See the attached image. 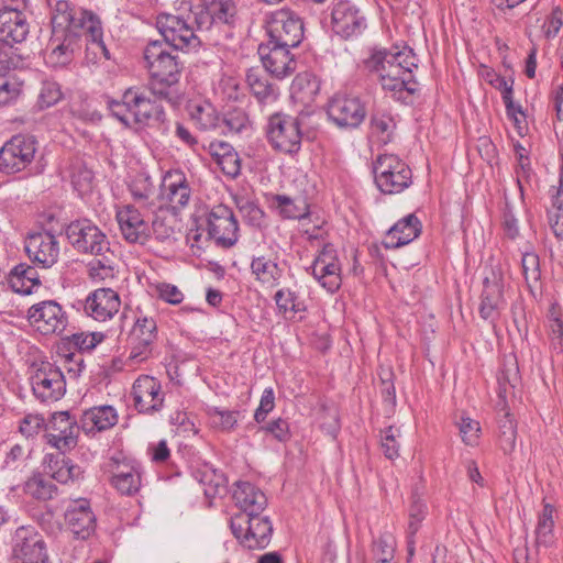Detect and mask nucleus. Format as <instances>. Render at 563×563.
I'll return each instance as SVG.
<instances>
[{"label": "nucleus", "mask_w": 563, "mask_h": 563, "mask_svg": "<svg viewBox=\"0 0 563 563\" xmlns=\"http://www.w3.org/2000/svg\"><path fill=\"white\" fill-rule=\"evenodd\" d=\"M71 247L81 255L89 256L86 264L88 277L93 283L113 279L118 273V255L111 247L107 234L91 220L71 221L65 229Z\"/></svg>", "instance_id": "nucleus-1"}, {"label": "nucleus", "mask_w": 563, "mask_h": 563, "mask_svg": "<svg viewBox=\"0 0 563 563\" xmlns=\"http://www.w3.org/2000/svg\"><path fill=\"white\" fill-rule=\"evenodd\" d=\"M364 67L375 77L384 91L390 92L391 97L399 101H406L407 96L417 91L412 71L418 67V58L409 47L396 52L374 48L364 59Z\"/></svg>", "instance_id": "nucleus-2"}, {"label": "nucleus", "mask_w": 563, "mask_h": 563, "mask_svg": "<svg viewBox=\"0 0 563 563\" xmlns=\"http://www.w3.org/2000/svg\"><path fill=\"white\" fill-rule=\"evenodd\" d=\"M144 58L150 73L148 90L159 100L175 102L176 86L179 82L183 64L178 55H173L159 41H153L144 49Z\"/></svg>", "instance_id": "nucleus-3"}, {"label": "nucleus", "mask_w": 563, "mask_h": 563, "mask_svg": "<svg viewBox=\"0 0 563 563\" xmlns=\"http://www.w3.org/2000/svg\"><path fill=\"white\" fill-rule=\"evenodd\" d=\"M68 32L84 33L87 48L92 49L95 54L100 52L109 58L100 20L92 12L73 7L67 0H58L53 9L52 33Z\"/></svg>", "instance_id": "nucleus-4"}, {"label": "nucleus", "mask_w": 563, "mask_h": 563, "mask_svg": "<svg viewBox=\"0 0 563 563\" xmlns=\"http://www.w3.org/2000/svg\"><path fill=\"white\" fill-rule=\"evenodd\" d=\"M152 100L139 88H128L121 100H111L108 108L111 114L126 128H143L145 125H161L166 120L163 107Z\"/></svg>", "instance_id": "nucleus-5"}, {"label": "nucleus", "mask_w": 563, "mask_h": 563, "mask_svg": "<svg viewBox=\"0 0 563 563\" xmlns=\"http://www.w3.org/2000/svg\"><path fill=\"white\" fill-rule=\"evenodd\" d=\"M236 9L232 0H201L189 7L187 14L195 32H218L228 35L235 22Z\"/></svg>", "instance_id": "nucleus-6"}, {"label": "nucleus", "mask_w": 563, "mask_h": 563, "mask_svg": "<svg viewBox=\"0 0 563 563\" xmlns=\"http://www.w3.org/2000/svg\"><path fill=\"white\" fill-rule=\"evenodd\" d=\"M375 184L383 194H399L411 184V169L398 156L382 154L373 166Z\"/></svg>", "instance_id": "nucleus-7"}, {"label": "nucleus", "mask_w": 563, "mask_h": 563, "mask_svg": "<svg viewBox=\"0 0 563 563\" xmlns=\"http://www.w3.org/2000/svg\"><path fill=\"white\" fill-rule=\"evenodd\" d=\"M267 137L273 148L285 154L298 153L302 139L299 118L279 112L272 114L267 124Z\"/></svg>", "instance_id": "nucleus-8"}, {"label": "nucleus", "mask_w": 563, "mask_h": 563, "mask_svg": "<svg viewBox=\"0 0 563 563\" xmlns=\"http://www.w3.org/2000/svg\"><path fill=\"white\" fill-rule=\"evenodd\" d=\"M156 26L164 37V45L175 49H195L201 44L187 15L162 13L157 16Z\"/></svg>", "instance_id": "nucleus-9"}, {"label": "nucleus", "mask_w": 563, "mask_h": 563, "mask_svg": "<svg viewBox=\"0 0 563 563\" xmlns=\"http://www.w3.org/2000/svg\"><path fill=\"white\" fill-rule=\"evenodd\" d=\"M327 114L329 120L339 129L352 130L363 123L367 109L365 102L358 96L338 92L329 100Z\"/></svg>", "instance_id": "nucleus-10"}, {"label": "nucleus", "mask_w": 563, "mask_h": 563, "mask_svg": "<svg viewBox=\"0 0 563 563\" xmlns=\"http://www.w3.org/2000/svg\"><path fill=\"white\" fill-rule=\"evenodd\" d=\"M268 42L275 45L297 47L303 38V22L300 16L289 10L280 9L273 12L266 24Z\"/></svg>", "instance_id": "nucleus-11"}, {"label": "nucleus", "mask_w": 563, "mask_h": 563, "mask_svg": "<svg viewBox=\"0 0 563 563\" xmlns=\"http://www.w3.org/2000/svg\"><path fill=\"white\" fill-rule=\"evenodd\" d=\"M233 534L249 549H264L268 545L273 526L268 517L261 514L236 515L231 519Z\"/></svg>", "instance_id": "nucleus-12"}, {"label": "nucleus", "mask_w": 563, "mask_h": 563, "mask_svg": "<svg viewBox=\"0 0 563 563\" xmlns=\"http://www.w3.org/2000/svg\"><path fill=\"white\" fill-rule=\"evenodd\" d=\"M37 141L33 135L12 136L0 150V170L15 174L25 169L35 157Z\"/></svg>", "instance_id": "nucleus-13"}, {"label": "nucleus", "mask_w": 563, "mask_h": 563, "mask_svg": "<svg viewBox=\"0 0 563 563\" xmlns=\"http://www.w3.org/2000/svg\"><path fill=\"white\" fill-rule=\"evenodd\" d=\"M81 430V423L77 422L68 411H57L52 413L46 422L45 439L47 444L65 454L77 445L78 434Z\"/></svg>", "instance_id": "nucleus-14"}, {"label": "nucleus", "mask_w": 563, "mask_h": 563, "mask_svg": "<svg viewBox=\"0 0 563 563\" xmlns=\"http://www.w3.org/2000/svg\"><path fill=\"white\" fill-rule=\"evenodd\" d=\"M307 272L331 294L339 290L342 285V267L338 251L330 243L323 245L312 264L307 267Z\"/></svg>", "instance_id": "nucleus-15"}, {"label": "nucleus", "mask_w": 563, "mask_h": 563, "mask_svg": "<svg viewBox=\"0 0 563 563\" xmlns=\"http://www.w3.org/2000/svg\"><path fill=\"white\" fill-rule=\"evenodd\" d=\"M29 322L42 334H62L68 323L63 307L55 300H44L30 307Z\"/></svg>", "instance_id": "nucleus-16"}, {"label": "nucleus", "mask_w": 563, "mask_h": 563, "mask_svg": "<svg viewBox=\"0 0 563 563\" xmlns=\"http://www.w3.org/2000/svg\"><path fill=\"white\" fill-rule=\"evenodd\" d=\"M46 544L33 528L20 527L15 531L13 563H48Z\"/></svg>", "instance_id": "nucleus-17"}, {"label": "nucleus", "mask_w": 563, "mask_h": 563, "mask_svg": "<svg viewBox=\"0 0 563 563\" xmlns=\"http://www.w3.org/2000/svg\"><path fill=\"white\" fill-rule=\"evenodd\" d=\"M208 233L222 247H231L238 242L239 224L233 211L224 206H214L207 218Z\"/></svg>", "instance_id": "nucleus-18"}, {"label": "nucleus", "mask_w": 563, "mask_h": 563, "mask_svg": "<svg viewBox=\"0 0 563 563\" xmlns=\"http://www.w3.org/2000/svg\"><path fill=\"white\" fill-rule=\"evenodd\" d=\"M33 394L41 401H56L66 391L63 372L51 363L43 364L32 376Z\"/></svg>", "instance_id": "nucleus-19"}, {"label": "nucleus", "mask_w": 563, "mask_h": 563, "mask_svg": "<svg viewBox=\"0 0 563 563\" xmlns=\"http://www.w3.org/2000/svg\"><path fill=\"white\" fill-rule=\"evenodd\" d=\"M117 221L123 239L129 243L145 244L150 238L151 227L145 214L134 205L118 209Z\"/></svg>", "instance_id": "nucleus-20"}, {"label": "nucleus", "mask_w": 563, "mask_h": 563, "mask_svg": "<svg viewBox=\"0 0 563 563\" xmlns=\"http://www.w3.org/2000/svg\"><path fill=\"white\" fill-rule=\"evenodd\" d=\"M290 48L271 42L260 45L258 54L263 66L272 76L283 79L296 70L297 63L290 54Z\"/></svg>", "instance_id": "nucleus-21"}, {"label": "nucleus", "mask_w": 563, "mask_h": 563, "mask_svg": "<svg viewBox=\"0 0 563 563\" xmlns=\"http://www.w3.org/2000/svg\"><path fill=\"white\" fill-rule=\"evenodd\" d=\"M84 33L53 34L49 41V51L45 54L47 66L62 69L68 67L75 57V52L80 47Z\"/></svg>", "instance_id": "nucleus-22"}, {"label": "nucleus", "mask_w": 563, "mask_h": 563, "mask_svg": "<svg viewBox=\"0 0 563 563\" xmlns=\"http://www.w3.org/2000/svg\"><path fill=\"white\" fill-rule=\"evenodd\" d=\"M27 256L44 268L52 267L59 257V243L48 231L34 232L25 240Z\"/></svg>", "instance_id": "nucleus-23"}, {"label": "nucleus", "mask_w": 563, "mask_h": 563, "mask_svg": "<svg viewBox=\"0 0 563 563\" xmlns=\"http://www.w3.org/2000/svg\"><path fill=\"white\" fill-rule=\"evenodd\" d=\"M64 517L67 527L77 539L86 540L96 530V515L86 498L71 500Z\"/></svg>", "instance_id": "nucleus-24"}, {"label": "nucleus", "mask_w": 563, "mask_h": 563, "mask_svg": "<svg viewBox=\"0 0 563 563\" xmlns=\"http://www.w3.org/2000/svg\"><path fill=\"white\" fill-rule=\"evenodd\" d=\"M505 306L501 277L492 272V276H486L483 282V291L478 306L479 316L482 319L495 323Z\"/></svg>", "instance_id": "nucleus-25"}, {"label": "nucleus", "mask_w": 563, "mask_h": 563, "mask_svg": "<svg viewBox=\"0 0 563 563\" xmlns=\"http://www.w3.org/2000/svg\"><path fill=\"white\" fill-rule=\"evenodd\" d=\"M333 31L344 38L360 34L365 29V19L349 0H338L332 9Z\"/></svg>", "instance_id": "nucleus-26"}, {"label": "nucleus", "mask_w": 563, "mask_h": 563, "mask_svg": "<svg viewBox=\"0 0 563 563\" xmlns=\"http://www.w3.org/2000/svg\"><path fill=\"white\" fill-rule=\"evenodd\" d=\"M132 396L139 412L152 413L163 407L164 395L161 383L152 376H140L133 384Z\"/></svg>", "instance_id": "nucleus-27"}, {"label": "nucleus", "mask_w": 563, "mask_h": 563, "mask_svg": "<svg viewBox=\"0 0 563 563\" xmlns=\"http://www.w3.org/2000/svg\"><path fill=\"white\" fill-rule=\"evenodd\" d=\"M121 300L111 288H98L88 295L85 301V312L96 321L104 322L118 313Z\"/></svg>", "instance_id": "nucleus-28"}, {"label": "nucleus", "mask_w": 563, "mask_h": 563, "mask_svg": "<svg viewBox=\"0 0 563 563\" xmlns=\"http://www.w3.org/2000/svg\"><path fill=\"white\" fill-rule=\"evenodd\" d=\"M30 32L26 15L19 9L9 5L0 8V42L12 46L22 43Z\"/></svg>", "instance_id": "nucleus-29"}, {"label": "nucleus", "mask_w": 563, "mask_h": 563, "mask_svg": "<svg viewBox=\"0 0 563 563\" xmlns=\"http://www.w3.org/2000/svg\"><path fill=\"white\" fill-rule=\"evenodd\" d=\"M421 222L415 214H408L397 221L386 233L383 245L385 249H398L419 236Z\"/></svg>", "instance_id": "nucleus-30"}, {"label": "nucleus", "mask_w": 563, "mask_h": 563, "mask_svg": "<svg viewBox=\"0 0 563 563\" xmlns=\"http://www.w3.org/2000/svg\"><path fill=\"white\" fill-rule=\"evenodd\" d=\"M235 505L241 515L262 514L267 506L265 494L250 482H238L233 490Z\"/></svg>", "instance_id": "nucleus-31"}, {"label": "nucleus", "mask_w": 563, "mask_h": 563, "mask_svg": "<svg viewBox=\"0 0 563 563\" xmlns=\"http://www.w3.org/2000/svg\"><path fill=\"white\" fill-rule=\"evenodd\" d=\"M115 466L111 470V484L122 495H134L141 487V471L139 465L119 463L111 459Z\"/></svg>", "instance_id": "nucleus-32"}, {"label": "nucleus", "mask_w": 563, "mask_h": 563, "mask_svg": "<svg viewBox=\"0 0 563 563\" xmlns=\"http://www.w3.org/2000/svg\"><path fill=\"white\" fill-rule=\"evenodd\" d=\"M118 422V415L112 406H98L84 411L80 418L81 430L95 434L112 428Z\"/></svg>", "instance_id": "nucleus-33"}, {"label": "nucleus", "mask_w": 563, "mask_h": 563, "mask_svg": "<svg viewBox=\"0 0 563 563\" xmlns=\"http://www.w3.org/2000/svg\"><path fill=\"white\" fill-rule=\"evenodd\" d=\"M210 153L213 161L227 176L234 178L240 175V156L229 143L223 141L212 142Z\"/></svg>", "instance_id": "nucleus-34"}, {"label": "nucleus", "mask_w": 563, "mask_h": 563, "mask_svg": "<svg viewBox=\"0 0 563 563\" xmlns=\"http://www.w3.org/2000/svg\"><path fill=\"white\" fill-rule=\"evenodd\" d=\"M167 199L173 209H184L191 197V187L183 173L170 174L165 184Z\"/></svg>", "instance_id": "nucleus-35"}, {"label": "nucleus", "mask_w": 563, "mask_h": 563, "mask_svg": "<svg viewBox=\"0 0 563 563\" xmlns=\"http://www.w3.org/2000/svg\"><path fill=\"white\" fill-rule=\"evenodd\" d=\"M40 284L38 273L31 265L19 264L10 272L9 285L16 294L30 295Z\"/></svg>", "instance_id": "nucleus-36"}, {"label": "nucleus", "mask_w": 563, "mask_h": 563, "mask_svg": "<svg viewBox=\"0 0 563 563\" xmlns=\"http://www.w3.org/2000/svg\"><path fill=\"white\" fill-rule=\"evenodd\" d=\"M251 272L257 282L269 287L277 286L283 276V269L278 263L265 255L252 258Z\"/></svg>", "instance_id": "nucleus-37"}, {"label": "nucleus", "mask_w": 563, "mask_h": 563, "mask_svg": "<svg viewBox=\"0 0 563 563\" xmlns=\"http://www.w3.org/2000/svg\"><path fill=\"white\" fill-rule=\"evenodd\" d=\"M46 459L48 460L47 468L52 479L66 484L81 475V468L62 453L46 455Z\"/></svg>", "instance_id": "nucleus-38"}, {"label": "nucleus", "mask_w": 563, "mask_h": 563, "mask_svg": "<svg viewBox=\"0 0 563 563\" xmlns=\"http://www.w3.org/2000/svg\"><path fill=\"white\" fill-rule=\"evenodd\" d=\"M271 202L285 219H302L308 213V206L303 200L296 201L286 195H273Z\"/></svg>", "instance_id": "nucleus-39"}, {"label": "nucleus", "mask_w": 563, "mask_h": 563, "mask_svg": "<svg viewBox=\"0 0 563 563\" xmlns=\"http://www.w3.org/2000/svg\"><path fill=\"white\" fill-rule=\"evenodd\" d=\"M396 128L393 115L383 110H376L371 117V133L376 136L379 142L386 144L391 140Z\"/></svg>", "instance_id": "nucleus-40"}, {"label": "nucleus", "mask_w": 563, "mask_h": 563, "mask_svg": "<svg viewBox=\"0 0 563 563\" xmlns=\"http://www.w3.org/2000/svg\"><path fill=\"white\" fill-rule=\"evenodd\" d=\"M56 485L51 477L43 474H34L24 484V492L40 500H48L56 493Z\"/></svg>", "instance_id": "nucleus-41"}, {"label": "nucleus", "mask_w": 563, "mask_h": 563, "mask_svg": "<svg viewBox=\"0 0 563 563\" xmlns=\"http://www.w3.org/2000/svg\"><path fill=\"white\" fill-rule=\"evenodd\" d=\"M190 119L201 130H209L217 126L218 115L210 103H190L188 106Z\"/></svg>", "instance_id": "nucleus-42"}, {"label": "nucleus", "mask_w": 563, "mask_h": 563, "mask_svg": "<svg viewBox=\"0 0 563 563\" xmlns=\"http://www.w3.org/2000/svg\"><path fill=\"white\" fill-rule=\"evenodd\" d=\"M517 429L514 418L509 412H505L498 421L499 446L505 454L514 451L516 444Z\"/></svg>", "instance_id": "nucleus-43"}, {"label": "nucleus", "mask_w": 563, "mask_h": 563, "mask_svg": "<svg viewBox=\"0 0 563 563\" xmlns=\"http://www.w3.org/2000/svg\"><path fill=\"white\" fill-rule=\"evenodd\" d=\"M130 192L141 208L147 206V200L154 194V185L150 176L140 174L130 184Z\"/></svg>", "instance_id": "nucleus-44"}, {"label": "nucleus", "mask_w": 563, "mask_h": 563, "mask_svg": "<svg viewBox=\"0 0 563 563\" xmlns=\"http://www.w3.org/2000/svg\"><path fill=\"white\" fill-rule=\"evenodd\" d=\"M396 540L390 533H383L373 541V556L378 563H390L394 559Z\"/></svg>", "instance_id": "nucleus-45"}, {"label": "nucleus", "mask_w": 563, "mask_h": 563, "mask_svg": "<svg viewBox=\"0 0 563 563\" xmlns=\"http://www.w3.org/2000/svg\"><path fill=\"white\" fill-rule=\"evenodd\" d=\"M274 300L279 312L283 313H287L288 311L297 313L305 310V306L298 300L297 294L289 288L277 290Z\"/></svg>", "instance_id": "nucleus-46"}, {"label": "nucleus", "mask_w": 563, "mask_h": 563, "mask_svg": "<svg viewBox=\"0 0 563 563\" xmlns=\"http://www.w3.org/2000/svg\"><path fill=\"white\" fill-rule=\"evenodd\" d=\"M157 338V325L153 318L139 317L130 334V340H146L154 342Z\"/></svg>", "instance_id": "nucleus-47"}, {"label": "nucleus", "mask_w": 563, "mask_h": 563, "mask_svg": "<svg viewBox=\"0 0 563 563\" xmlns=\"http://www.w3.org/2000/svg\"><path fill=\"white\" fill-rule=\"evenodd\" d=\"M247 82L251 91L260 101L263 102L271 99H276L277 89L274 85L269 84L266 78L258 77L254 74H249Z\"/></svg>", "instance_id": "nucleus-48"}, {"label": "nucleus", "mask_w": 563, "mask_h": 563, "mask_svg": "<svg viewBox=\"0 0 563 563\" xmlns=\"http://www.w3.org/2000/svg\"><path fill=\"white\" fill-rule=\"evenodd\" d=\"M208 413L212 424L223 431L232 430L236 426L241 415L238 410H224L217 407L209 409Z\"/></svg>", "instance_id": "nucleus-49"}, {"label": "nucleus", "mask_w": 563, "mask_h": 563, "mask_svg": "<svg viewBox=\"0 0 563 563\" xmlns=\"http://www.w3.org/2000/svg\"><path fill=\"white\" fill-rule=\"evenodd\" d=\"M104 339L101 332H78L69 338V342L78 349L79 352H90Z\"/></svg>", "instance_id": "nucleus-50"}, {"label": "nucleus", "mask_w": 563, "mask_h": 563, "mask_svg": "<svg viewBox=\"0 0 563 563\" xmlns=\"http://www.w3.org/2000/svg\"><path fill=\"white\" fill-rule=\"evenodd\" d=\"M549 222L556 236L563 234V191L558 190L552 198L551 208L548 210Z\"/></svg>", "instance_id": "nucleus-51"}, {"label": "nucleus", "mask_w": 563, "mask_h": 563, "mask_svg": "<svg viewBox=\"0 0 563 563\" xmlns=\"http://www.w3.org/2000/svg\"><path fill=\"white\" fill-rule=\"evenodd\" d=\"M21 92V84L7 74L0 75V106H7L18 99Z\"/></svg>", "instance_id": "nucleus-52"}, {"label": "nucleus", "mask_w": 563, "mask_h": 563, "mask_svg": "<svg viewBox=\"0 0 563 563\" xmlns=\"http://www.w3.org/2000/svg\"><path fill=\"white\" fill-rule=\"evenodd\" d=\"M92 180L93 173L91 169L81 164L75 165L73 167L71 184L80 195H85L91 189Z\"/></svg>", "instance_id": "nucleus-53"}, {"label": "nucleus", "mask_w": 563, "mask_h": 563, "mask_svg": "<svg viewBox=\"0 0 563 563\" xmlns=\"http://www.w3.org/2000/svg\"><path fill=\"white\" fill-rule=\"evenodd\" d=\"M63 97L60 86L55 81H44L38 95L41 108H49L56 104Z\"/></svg>", "instance_id": "nucleus-54"}, {"label": "nucleus", "mask_w": 563, "mask_h": 563, "mask_svg": "<svg viewBox=\"0 0 563 563\" xmlns=\"http://www.w3.org/2000/svg\"><path fill=\"white\" fill-rule=\"evenodd\" d=\"M398 437L399 430L394 427L385 429L384 434L382 435V449L384 455L389 460H394L399 456Z\"/></svg>", "instance_id": "nucleus-55"}, {"label": "nucleus", "mask_w": 563, "mask_h": 563, "mask_svg": "<svg viewBox=\"0 0 563 563\" xmlns=\"http://www.w3.org/2000/svg\"><path fill=\"white\" fill-rule=\"evenodd\" d=\"M426 504L418 497L413 496L409 507V525L408 530L411 536L419 530L420 523L426 516Z\"/></svg>", "instance_id": "nucleus-56"}, {"label": "nucleus", "mask_w": 563, "mask_h": 563, "mask_svg": "<svg viewBox=\"0 0 563 563\" xmlns=\"http://www.w3.org/2000/svg\"><path fill=\"white\" fill-rule=\"evenodd\" d=\"M457 426L463 442L467 445H474L481 431L479 423L468 417H461Z\"/></svg>", "instance_id": "nucleus-57"}, {"label": "nucleus", "mask_w": 563, "mask_h": 563, "mask_svg": "<svg viewBox=\"0 0 563 563\" xmlns=\"http://www.w3.org/2000/svg\"><path fill=\"white\" fill-rule=\"evenodd\" d=\"M522 272L528 284L540 279L539 256L536 253H525L521 260Z\"/></svg>", "instance_id": "nucleus-58"}, {"label": "nucleus", "mask_w": 563, "mask_h": 563, "mask_svg": "<svg viewBox=\"0 0 563 563\" xmlns=\"http://www.w3.org/2000/svg\"><path fill=\"white\" fill-rule=\"evenodd\" d=\"M154 342L146 340H130L129 360L134 363H141L152 355Z\"/></svg>", "instance_id": "nucleus-59"}, {"label": "nucleus", "mask_w": 563, "mask_h": 563, "mask_svg": "<svg viewBox=\"0 0 563 563\" xmlns=\"http://www.w3.org/2000/svg\"><path fill=\"white\" fill-rule=\"evenodd\" d=\"M42 429L46 430V422L40 415H26L20 423V432L27 438L37 434Z\"/></svg>", "instance_id": "nucleus-60"}, {"label": "nucleus", "mask_w": 563, "mask_h": 563, "mask_svg": "<svg viewBox=\"0 0 563 563\" xmlns=\"http://www.w3.org/2000/svg\"><path fill=\"white\" fill-rule=\"evenodd\" d=\"M20 64V58L12 52V47L0 42V75L8 74Z\"/></svg>", "instance_id": "nucleus-61"}, {"label": "nucleus", "mask_w": 563, "mask_h": 563, "mask_svg": "<svg viewBox=\"0 0 563 563\" xmlns=\"http://www.w3.org/2000/svg\"><path fill=\"white\" fill-rule=\"evenodd\" d=\"M549 327L552 340L559 341V345L563 351V318L560 311L553 306L549 312Z\"/></svg>", "instance_id": "nucleus-62"}, {"label": "nucleus", "mask_w": 563, "mask_h": 563, "mask_svg": "<svg viewBox=\"0 0 563 563\" xmlns=\"http://www.w3.org/2000/svg\"><path fill=\"white\" fill-rule=\"evenodd\" d=\"M275 396L272 388L265 389L261 397L260 406L255 411L254 418L257 422L265 420L268 412L274 409Z\"/></svg>", "instance_id": "nucleus-63"}, {"label": "nucleus", "mask_w": 563, "mask_h": 563, "mask_svg": "<svg viewBox=\"0 0 563 563\" xmlns=\"http://www.w3.org/2000/svg\"><path fill=\"white\" fill-rule=\"evenodd\" d=\"M240 211L242 212L243 217L250 224L254 227L262 225L264 220V212L255 203L245 201L243 205L240 206Z\"/></svg>", "instance_id": "nucleus-64"}]
</instances>
